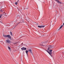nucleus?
Here are the masks:
<instances>
[{
    "label": "nucleus",
    "mask_w": 64,
    "mask_h": 64,
    "mask_svg": "<svg viewBox=\"0 0 64 64\" xmlns=\"http://www.w3.org/2000/svg\"><path fill=\"white\" fill-rule=\"evenodd\" d=\"M42 46H46V45H42Z\"/></svg>",
    "instance_id": "6ab92c4d"
},
{
    "label": "nucleus",
    "mask_w": 64,
    "mask_h": 64,
    "mask_svg": "<svg viewBox=\"0 0 64 64\" xmlns=\"http://www.w3.org/2000/svg\"><path fill=\"white\" fill-rule=\"evenodd\" d=\"M4 37H6V38H7L8 37V38H11V36L9 35H3Z\"/></svg>",
    "instance_id": "f257e3e1"
},
{
    "label": "nucleus",
    "mask_w": 64,
    "mask_h": 64,
    "mask_svg": "<svg viewBox=\"0 0 64 64\" xmlns=\"http://www.w3.org/2000/svg\"><path fill=\"white\" fill-rule=\"evenodd\" d=\"M6 43H8V44H10L11 43V41L9 40H6Z\"/></svg>",
    "instance_id": "f03ea898"
},
{
    "label": "nucleus",
    "mask_w": 64,
    "mask_h": 64,
    "mask_svg": "<svg viewBox=\"0 0 64 64\" xmlns=\"http://www.w3.org/2000/svg\"><path fill=\"white\" fill-rule=\"evenodd\" d=\"M20 22H21V23H24V21H21Z\"/></svg>",
    "instance_id": "dca6fc26"
},
{
    "label": "nucleus",
    "mask_w": 64,
    "mask_h": 64,
    "mask_svg": "<svg viewBox=\"0 0 64 64\" xmlns=\"http://www.w3.org/2000/svg\"><path fill=\"white\" fill-rule=\"evenodd\" d=\"M21 49L22 50H26V48L23 47L21 48Z\"/></svg>",
    "instance_id": "39448f33"
},
{
    "label": "nucleus",
    "mask_w": 64,
    "mask_h": 64,
    "mask_svg": "<svg viewBox=\"0 0 64 64\" xmlns=\"http://www.w3.org/2000/svg\"><path fill=\"white\" fill-rule=\"evenodd\" d=\"M46 52H49L47 50H46Z\"/></svg>",
    "instance_id": "4be33fe9"
},
{
    "label": "nucleus",
    "mask_w": 64,
    "mask_h": 64,
    "mask_svg": "<svg viewBox=\"0 0 64 64\" xmlns=\"http://www.w3.org/2000/svg\"><path fill=\"white\" fill-rule=\"evenodd\" d=\"M0 12H3V11H2V10H0Z\"/></svg>",
    "instance_id": "aec40b11"
},
{
    "label": "nucleus",
    "mask_w": 64,
    "mask_h": 64,
    "mask_svg": "<svg viewBox=\"0 0 64 64\" xmlns=\"http://www.w3.org/2000/svg\"><path fill=\"white\" fill-rule=\"evenodd\" d=\"M19 0H18V1H17V2H19Z\"/></svg>",
    "instance_id": "b1692460"
},
{
    "label": "nucleus",
    "mask_w": 64,
    "mask_h": 64,
    "mask_svg": "<svg viewBox=\"0 0 64 64\" xmlns=\"http://www.w3.org/2000/svg\"><path fill=\"white\" fill-rule=\"evenodd\" d=\"M28 51H30V53H31V54H32V50H31L28 49Z\"/></svg>",
    "instance_id": "6e6552de"
},
{
    "label": "nucleus",
    "mask_w": 64,
    "mask_h": 64,
    "mask_svg": "<svg viewBox=\"0 0 64 64\" xmlns=\"http://www.w3.org/2000/svg\"><path fill=\"white\" fill-rule=\"evenodd\" d=\"M50 49H52V46H49L48 48V50H49L50 49Z\"/></svg>",
    "instance_id": "0eeeda50"
},
{
    "label": "nucleus",
    "mask_w": 64,
    "mask_h": 64,
    "mask_svg": "<svg viewBox=\"0 0 64 64\" xmlns=\"http://www.w3.org/2000/svg\"><path fill=\"white\" fill-rule=\"evenodd\" d=\"M5 12H4V14H5Z\"/></svg>",
    "instance_id": "5701e85b"
},
{
    "label": "nucleus",
    "mask_w": 64,
    "mask_h": 64,
    "mask_svg": "<svg viewBox=\"0 0 64 64\" xmlns=\"http://www.w3.org/2000/svg\"><path fill=\"white\" fill-rule=\"evenodd\" d=\"M6 13H5V15H6Z\"/></svg>",
    "instance_id": "a878e982"
},
{
    "label": "nucleus",
    "mask_w": 64,
    "mask_h": 64,
    "mask_svg": "<svg viewBox=\"0 0 64 64\" xmlns=\"http://www.w3.org/2000/svg\"><path fill=\"white\" fill-rule=\"evenodd\" d=\"M23 43H22V45H23Z\"/></svg>",
    "instance_id": "412c9836"
},
{
    "label": "nucleus",
    "mask_w": 64,
    "mask_h": 64,
    "mask_svg": "<svg viewBox=\"0 0 64 64\" xmlns=\"http://www.w3.org/2000/svg\"><path fill=\"white\" fill-rule=\"evenodd\" d=\"M22 23V22H20L18 23L17 25L16 24V25L15 26V27H16V26H17V25H18V24H19L20 23Z\"/></svg>",
    "instance_id": "1a4fd4ad"
},
{
    "label": "nucleus",
    "mask_w": 64,
    "mask_h": 64,
    "mask_svg": "<svg viewBox=\"0 0 64 64\" xmlns=\"http://www.w3.org/2000/svg\"><path fill=\"white\" fill-rule=\"evenodd\" d=\"M38 27H39V28H44V27H45V26H38Z\"/></svg>",
    "instance_id": "423d86ee"
},
{
    "label": "nucleus",
    "mask_w": 64,
    "mask_h": 64,
    "mask_svg": "<svg viewBox=\"0 0 64 64\" xmlns=\"http://www.w3.org/2000/svg\"><path fill=\"white\" fill-rule=\"evenodd\" d=\"M17 43H18L16 42V43H14L13 44H14V45H15V44H17Z\"/></svg>",
    "instance_id": "f3484780"
},
{
    "label": "nucleus",
    "mask_w": 64,
    "mask_h": 64,
    "mask_svg": "<svg viewBox=\"0 0 64 64\" xmlns=\"http://www.w3.org/2000/svg\"><path fill=\"white\" fill-rule=\"evenodd\" d=\"M52 51H53L52 50H50L49 51L50 52H51Z\"/></svg>",
    "instance_id": "2eb2a0df"
},
{
    "label": "nucleus",
    "mask_w": 64,
    "mask_h": 64,
    "mask_svg": "<svg viewBox=\"0 0 64 64\" xmlns=\"http://www.w3.org/2000/svg\"><path fill=\"white\" fill-rule=\"evenodd\" d=\"M63 25L64 26V23L63 24Z\"/></svg>",
    "instance_id": "393cba45"
},
{
    "label": "nucleus",
    "mask_w": 64,
    "mask_h": 64,
    "mask_svg": "<svg viewBox=\"0 0 64 64\" xmlns=\"http://www.w3.org/2000/svg\"><path fill=\"white\" fill-rule=\"evenodd\" d=\"M15 4H16V5H17V4H18V3L17 2H15Z\"/></svg>",
    "instance_id": "4468645a"
},
{
    "label": "nucleus",
    "mask_w": 64,
    "mask_h": 64,
    "mask_svg": "<svg viewBox=\"0 0 64 64\" xmlns=\"http://www.w3.org/2000/svg\"><path fill=\"white\" fill-rule=\"evenodd\" d=\"M28 50H26V53L27 56H28Z\"/></svg>",
    "instance_id": "9b49d317"
},
{
    "label": "nucleus",
    "mask_w": 64,
    "mask_h": 64,
    "mask_svg": "<svg viewBox=\"0 0 64 64\" xmlns=\"http://www.w3.org/2000/svg\"><path fill=\"white\" fill-rule=\"evenodd\" d=\"M44 43H45V42H44L43 44H44Z\"/></svg>",
    "instance_id": "bb28decb"
},
{
    "label": "nucleus",
    "mask_w": 64,
    "mask_h": 64,
    "mask_svg": "<svg viewBox=\"0 0 64 64\" xmlns=\"http://www.w3.org/2000/svg\"><path fill=\"white\" fill-rule=\"evenodd\" d=\"M63 27V25H62L61 26H60V28L58 30H60V29H61L62 27Z\"/></svg>",
    "instance_id": "9d476101"
},
{
    "label": "nucleus",
    "mask_w": 64,
    "mask_h": 64,
    "mask_svg": "<svg viewBox=\"0 0 64 64\" xmlns=\"http://www.w3.org/2000/svg\"><path fill=\"white\" fill-rule=\"evenodd\" d=\"M48 53L52 57H53V56H52V52H48Z\"/></svg>",
    "instance_id": "7ed1b4c3"
},
{
    "label": "nucleus",
    "mask_w": 64,
    "mask_h": 64,
    "mask_svg": "<svg viewBox=\"0 0 64 64\" xmlns=\"http://www.w3.org/2000/svg\"><path fill=\"white\" fill-rule=\"evenodd\" d=\"M55 0L56 1V2H57L58 3H59V4H62V2H61L60 1H59V0Z\"/></svg>",
    "instance_id": "20e7f679"
},
{
    "label": "nucleus",
    "mask_w": 64,
    "mask_h": 64,
    "mask_svg": "<svg viewBox=\"0 0 64 64\" xmlns=\"http://www.w3.org/2000/svg\"><path fill=\"white\" fill-rule=\"evenodd\" d=\"M8 48L9 49H11V48H10V47H9V46L8 47Z\"/></svg>",
    "instance_id": "a211bd4d"
},
{
    "label": "nucleus",
    "mask_w": 64,
    "mask_h": 64,
    "mask_svg": "<svg viewBox=\"0 0 64 64\" xmlns=\"http://www.w3.org/2000/svg\"><path fill=\"white\" fill-rule=\"evenodd\" d=\"M10 34L12 36H13V34H12V32L11 31L10 32Z\"/></svg>",
    "instance_id": "f8f14e48"
},
{
    "label": "nucleus",
    "mask_w": 64,
    "mask_h": 64,
    "mask_svg": "<svg viewBox=\"0 0 64 64\" xmlns=\"http://www.w3.org/2000/svg\"><path fill=\"white\" fill-rule=\"evenodd\" d=\"M2 15H3L2 14H0V18H1V17L2 16Z\"/></svg>",
    "instance_id": "ddd939ff"
}]
</instances>
